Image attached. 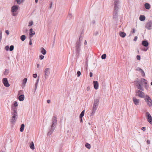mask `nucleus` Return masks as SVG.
Listing matches in <instances>:
<instances>
[{
	"label": "nucleus",
	"instance_id": "11",
	"mask_svg": "<svg viewBox=\"0 0 152 152\" xmlns=\"http://www.w3.org/2000/svg\"><path fill=\"white\" fill-rule=\"evenodd\" d=\"M18 6L17 5H15L11 7V12L12 13L16 12L18 9Z\"/></svg>",
	"mask_w": 152,
	"mask_h": 152
},
{
	"label": "nucleus",
	"instance_id": "7",
	"mask_svg": "<svg viewBox=\"0 0 152 152\" xmlns=\"http://www.w3.org/2000/svg\"><path fill=\"white\" fill-rule=\"evenodd\" d=\"M145 115L148 121L151 124L152 123V118L150 114L148 112H147L146 113Z\"/></svg>",
	"mask_w": 152,
	"mask_h": 152
},
{
	"label": "nucleus",
	"instance_id": "41",
	"mask_svg": "<svg viewBox=\"0 0 152 152\" xmlns=\"http://www.w3.org/2000/svg\"><path fill=\"white\" fill-rule=\"evenodd\" d=\"M44 56L42 55H40L39 56V59L41 60L43 59L44 58Z\"/></svg>",
	"mask_w": 152,
	"mask_h": 152
},
{
	"label": "nucleus",
	"instance_id": "31",
	"mask_svg": "<svg viewBox=\"0 0 152 152\" xmlns=\"http://www.w3.org/2000/svg\"><path fill=\"white\" fill-rule=\"evenodd\" d=\"M85 110H83L80 115V118H81L83 116L84 114Z\"/></svg>",
	"mask_w": 152,
	"mask_h": 152
},
{
	"label": "nucleus",
	"instance_id": "46",
	"mask_svg": "<svg viewBox=\"0 0 152 152\" xmlns=\"http://www.w3.org/2000/svg\"><path fill=\"white\" fill-rule=\"evenodd\" d=\"M52 133H53L52 132H51L50 131H49L48 132V133L47 134V135L48 136L50 135H51L52 134Z\"/></svg>",
	"mask_w": 152,
	"mask_h": 152
},
{
	"label": "nucleus",
	"instance_id": "37",
	"mask_svg": "<svg viewBox=\"0 0 152 152\" xmlns=\"http://www.w3.org/2000/svg\"><path fill=\"white\" fill-rule=\"evenodd\" d=\"M49 75L47 74L46 73H45V74H44V77H45L44 80H46L48 78Z\"/></svg>",
	"mask_w": 152,
	"mask_h": 152
},
{
	"label": "nucleus",
	"instance_id": "34",
	"mask_svg": "<svg viewBox=\"0 0 152 152\" xmlns=\"http://www.w3.org/2000/svg\"><path fill=\"white\" fill-rule=\"evenodd\" d=\"M106 56V55L105 54H103L101 56V58L102 59H105Z\"/></svg>",
	"mask_w": 152,
	"mask_h": 152
},
{
	"label": "nucleus",
	"instance_id": "9",
	"mask_svg": "<svg viewBox=\"0 0 152 152\" xmlns=\"http://www.w3.org/2000/svg\"><path fill=\"white\" fill-rule=\"evenodd\" d=\"M2 82L4 86L6 87H9L10 85L8 83L7 79L6 78H4L2 79Z\"/></svg>",
	"mask_w": 152,
	"mask_h": 152
},
{
	"label": "nucleus",
	"instance_id": "54",
	"mask_svg": "<svg viewBox=\"0 0 152 152\" xmlns=\"http://www.w3.org/2000/svg\"><path fill=\"white\" fill-rule=\"evenodd\" d=\"M137 39V36H135L134 37V41H136Z\"/></svg>",
	"mask_w": 152,
	"mask_h": 152
},
{
	"label": "nucleus",
	"instance_id": "44",
	"mask_svg": "<svg viewBox=\"0 0 152 152\" xmlns=\"http://www.w3.org/2000/svg\"><path fill=\"white\" fill-rule=\"evenodd\" d=\"M31 37H29V39H30V41L29 42V45H31L32 44Z\"/></svg>",
	"mask_w": 152,
	"mask_h": 152
},
{
	"label": "nucleus",
	"instance_id": "40",
	"mask_svg": "<svg viewBox=\"0 0 152 152\" xmlns=\"http://www.w3.org/2000/svg\"><path fill=\"white\" fill-rule=\"evenodd\" d=\"M15 1H16L17 3L18 4H20L21 3L20 0H15Z\"/></svg>",
	"mask_w": 152,
	"mask_h": 152
},
{
	"label": "nucleus",
	"instance_id": "43",
	"mask_svg": "<svg viewBox=\"0 0 152 152\" xmlns=\"http://www.w3.org/2000/svg\"><path fill=\"white\" fill-rule=\"evenodd\" d=\"M77 77H79L80 75H81V72L80 71H78L77 72Z\"/></svg>",
	"mask_w": 152,
	"mask_h": 152
},
{
	"label": "nucleus",
	"instance_id": "62",
	"mask_svg": "<svg viewBox=\"0 0 152 152\" xmlns=\"http://www.w3.org/2000/svg\"><path fill=\"white\" fill-rule=\"evenodd\" d=\"M147 143L148 144H149L150 143V141L149 140H147Z\"/></svg>",
	"mask_w": 152,
	"mask_h": 152
},
{
	"label": "nucleus",
	"instance_id": "17",
	"mask_svg": "<svg viewBox=\"0 0 152 152\" xmlns=\"http://www.w3.org/2000/svg\"><path fill=\"white\" fill-rule=\"evenodd\" d=\"M93 83L94 88L96 90L98 89V88L99 84L97 81H94Z\"/></svg>",
	"mask_w": 152,
	"mask_h": 152
},
{
	"label": "nucleus",
	"instance_id": "22",
	"mask_svg": "<svg viewBox=\"0 0 152 152\" xmlns=\"http://www.w3.org/2000/svg\"><path fill=\"white\" fill-rule=\"evenodd\" d=\"M120 36L122 38H124L126 35V34L124 32L120 31L119 33Z\"/></svg>",
	"mask_w": 152,
	"mask_h": 152
},
{
	"label": "nucleus",
	"instance_id": "47",
	"mask_svg": "<svg viewBox=\"0 0 152 152\" xmlns=\"http://www.w3.org/2000/svg\"><path fill=\"white\" fill-rule=\"evenodd\" d=\"M137 58L138 60H140V56L139 55H137Z\"/></svg>",
	"mask_w": 152,
	"mask_h": 152
},
{
	"label": "nucleus",
	"instance_id": "4",
	"mask_svg": "<svg viewBox=\"0 0 152 152\" xmlns=\"http://www.w3.org/2000/svg\"><path fill=\"white\" fill-rule=\"evenodd\" d=\"M145 100L148 105L149 107H151L152 105V101L150 97L148 95H146Z\"/></svg>",
	"mask_w": 152,
	"mask_h": 152
},
{
	"label": "nucleus",
	"instance_id": "15",
	"mask_svg": "<svg viewBox=\"0 0 152 152\" xmlns=\"http://www.w3.org/2000/svg\"><path fill=\"white\" fill-rule=\"evenodd\" d=\"M97 107H97L93 106V107L91 110V115L92 116L95 113V111L97 110Z\"/></svg>",
	"mask_w": 152,
	"mask_h": 152
},
{
	"label": "nucleus",
	"instance_id": "10",
	"mask_svg": "<svg viewBox=\"0 0 152 152\" xmlns=\"http://www.w3.org/2000/svg\"><path fill=\"white\" fill-rule=\"evenodd\" d=\"M118 11H115L114 10L113 18V19H114L115 21H117L118 20Z\"/></svg>",
	"mask_w": 152,
	"mask_h": 152
},
{
	"label": "nucleus",
	"instance_id": "51",
	"mask_svg": "<svg viewBox=\"0 0 152 152\" xmlns=\"http://www.w3.org/2000/svg\"><path fill=\"white\" fill-rule=\"evenodd\" d=\"M37 85H38V83H36L35 84V91H36V89H37Z\"/></svg>",
	"mask_w": 152,
	"mask_h": 152
},
{
	"label": "nucleus",
	"instance_id": "30",
	"mask_svg": "<svg viewBox=\"0 0 152 152\" xmlns=\"http://www.w3.org/2000/svg\"><path fill=\"white\" fill-rule=\"evenodd\" d=\"M26 38V36L25 35H23L21 36L20 37V39L23 41H24L25 40Z\"/></svg>",
	"mask_w": 152,
	"mask_h": 152
},
{
	"label": "nucleus",
	"instance_id": "3",
	"mask_svg": "<svg viewBox=\"0 0 152 152\" xmlns=\"http://www.w3.org/2000/svg\"><path fill=\"white\" fill-rule=\"evenodd\" d=\"M113 4L114 10L118 11L120 7V2L119 0H115Z\"/></svg>",
	"mask_w": 152,
	"mask_h": 152
},
{
	"label": "nucleus",
	"instance_id": "14",
	"mask_svg": "<svg viewBox=\"0 0 152 152\" xmlns=\"http://www.w3.org/2000/svg\"><path fill=\"white\" fill-rule=\"evenodd\" d=\"M136 70L139 71L141 73V75L142 77H145V76L144 71L141 69L139 67H138L136 69Z\"/></svg>",
	"mask_w": 152,
	"mask_h": 152
},
{
	"label": "nucleus",
	"instance_id": "39",
	"mask_svg": "<svg viewBox=\"0 0 152 152\" xmlns=\"http://www.w3.org/2000/svg\"><path fill=\"white\" fill-rule=\"evenodd\" d=\"M27 79L26 78H24L23 81V83L24 84H25L27 82Z\"/></svg>",
	"mask_w": 152,
	"mask_h": 152
},
{
	"label": "nucleus",
	"instance_id": "55",
	"mask_svg": "<svg viewBox=\"0 0 152 152\" xmlns=\"http://www.w3.org/2000/svg\"><path fill=\"white\" fill-rule=\"evenodd\" d=\"M98 34V32L97 31H96L94 33V34L95 36L97 35Z\"/></svg>",
	"mask_w": 152,
	"mask_h": 152
},
{
	"label": "nucleus",
	"instance_id": "27",
	"mask_svg": "<svg viewBox=\"0 0 152 152\" xmlns=\"http://www.w3.org/2000/svg\"><path fill=\"white\" fill-rule=\"evenodd\" d=\"M50 69L49 68H46L45 70V73L49 75L50 73Z\"/></svg>",
	"mask_w": 152,
	"mask_h": 152
},
{
	"label": "nucleus",
	"instance_id": "57",
	"mask_svg": "<svg viewBox=\"0 0 152 152\" xmlns=\"http://www.w3.org/2000/svg\"><path fill=\"white\" fill-rule=\"evenodd\" d=\"M5 32L7 35H8L9 34V31L8 30H6Z\"/></svg>",
	"mask_w": 152,
	"mask_h": 152
},
{
	"label": "nucleus",
	"instance_id": "8",
	"mask_svg": "<svg viewBox=\"0 0 152 152\" xmlns=\"http://www.w3.org/2000/svg\"><path fill=\"white\" fill-rule=\"evenodd\" d=\"M136 96H138L140 97L143 98L144 96V94L142 91L140 90L136 91Z\"/></svg>",
	"mask_w": 152,
	"mask_h": 152
},
{
	"label": "nucleus",
	"instance_id": "29",
	"mask_svg": "<svg viewBox=\"0 0 152 152\" xmlns=\"http://www.w3.org/2000/svg\"><path fill=\"white\" fill-rule=\"evenodd\" d=\"M24 126H25L24 124H22L21 125L20 127V130L21 132H23V131Z\"/></svg>",
	"mask_w": 152,
	"mask_h": 152
},
{
	"label": "nucleus",
	"instance_id": "26",
	"mask_svg": "<svg viewBox=\"0 0 152 152\" xmlns=\"http://www.w3.org/2000/svg\"><path fill=\"white\" fill-rule=\"evenodd\" d=\"M145 16L140 15L139 17V19L141 21H143L145 20Z\"/></svg>",
	"mask_w": 152,
	"mask_h": 152
},
{
	"label": "nucleus",
	"instance_id": "18",
	"mask_svg": "<svg viewBox=\"0 0 152 152\" xmlns=\"http://www.w3.org/2000/svg\"><path fill=\"white\" fill-rule=\"evenodd\" d=\"M141 83L138 82L137 83V84L136 85V86L137 87V88L141 91H143V88L141 85Z\"/></svg>",
	"mask_w": 152,
	"mask_h": 152
},
{
	"label": "nucleus",
	"instance_id": "58",
	"mask_svg": "<svg viewBox=\"0 0 152 152\" xmlns=\"http://www.w3.org/2000/svg\"><path fill=\"white\" fill-rule=\"evenodd\" d=\"M92 75H93L92 73L91 72H90V74H89L90 77H91L92 76Z\"/></svg>",
	"mask_w": 152,
	"mask_h": 152
},
{
	"label": "nucleus",
	"instance_id": "48",
	"mask_svg": "<svg viewBox=\"0 0 152 152\" xmlns=\"http://www.w3.org/2000/svg\"><path fill=\"white\" fill-rule=\"evenodd\" d=\"M2 38V33L0 31V41L1 40Z\"/></svg>",
	"mask_w": 152,
	"mask_h": 152
},
{
	"label": "nucleus",
	"instance_id": "32",
	"mask_svg": "<svg viewBox=\"0 0 152 152\" xmlns=\"http://www.w3.org/2000/svg\"><path fill=\"white\" fill-rule=\"evenodd\" d=\"M55 127H53L52 126H51L50 128L49 129V131H50L52 133L53 132L55 129Z\"/></svg>",
	"mask_w": 152,
	"mask_h": 152
},
{
	"label": "nucleus",
	"instance_id": "35",
	"mask_svg": "<svg viewBox=\"0 0 152 152\" xmlns=\"http://www.w3.org/2000/svg\"><path fill=\"white\" fill-rule=\"evenodd\" d=\"M9 72V71L8 69H6L4 72V74L5 75H7L8 74Z\"/></svg>",
	"mask_w": 152,
	"mask_h": 152
},
{
	"label": "nucleus",
	"instance_id": "36",
	"mask_svg": "<svg viewBox=\"0 0 152 152\" xmlns=\"http://www.w3.org/2000/svg\"><path fill=\"white\" fill-rule=\"evenodd\" d=\"M14 47L13 45H11L10 46V48H9V50L10 51H12L14 49Z\"/></svg>",
	"mask_w": 152,
	"mask_h": 152
},
{
	"label": "nucleus",
	"instance_id": "61",
	"mask_svg": "<svg viewBox=\"0 0 152 152\" xmlns=\"http://www.w3.org/2000/svg\"><path fill=\"white\" fill-rule=\"evenodd\" d=\"M134 82L135 83V84L136 85L137 84V83H138V82H140L139 81H135Z\"/></svg>",
	"mask_w": 152,
	"mask_h": 152
},
{
	"label": "nucleus",
	"instance_id": "24",
	"mask_svg": "<svg viewBox=\"0 0 152 152\" xmlns=\"http://www.w3.org/2000/svg\"><path fill=\"white\" fill-rule=\"evenodd\" d=\"M41 52L43 55H45L46 54V51L44 48H41Z\"/></svg>",
	"mask_w": 152,
	"mask_h": 152
},
{
	"label": "nucleus",
	"instance_id": "1",
	"mask_svg": "<svg viewBox=\"0 0 152 152\" xmlns=\"http://www.w3.org/2000/svg\"><path fill=\"white\" fill-rule=\"evenodd\" d=\"M81 45H80L79 42H76L75 51L76 53V56L77 58H79L81 50Z\"/></svg>",
	"mask_w": 152,
	"mask_h": 152
},
{
	"label": "nucleus",
	"instance_id": "21",
	"mask_svg": "<svg viewBox=\"0 0 152 152\" xmlns=\"http://www.w3.org/2000/svg\"><path fill=\"white\" fill-rule=\"evenodd\" d=\"M30 33H29V35L30 37H32V36L34 35L35 34V32L33 31V29L32 28H31L29 30Z\"/></svg>",
	"mask_w": 152,
	"mask_h": 152
},
{
	"label": "nucleus",
	"instance_id": "52",
	"mask_svg": "<svg viewBox=\"0 0 152 152\" xmlns=\"http://www.w3.org/2000/svg\"><path fill=\"white\" fill-rule=\"evenodd\" d=\"M142 80H143V82L145 84H147V81L144 79H143Z\"/></svg>",
	"mask_w": 152,
	"mask_h": 152
},
{
	"label": "nucleus",
	"instance_id": "42",
	"mask_svg": "<svg viewBox=\"0 0 152 152\" xmlns=\"http://www.w3.org/2000/svg\"><path fill=\"white\" fill-rule=\"evenodd\" d=\"M33 22L32 21H31L29 22L28 26H32L33 25Z\"/></svg>",
	"mask_w": 152,
	"mask_h": 152
},
{
	"label": "nucleus",
	"instance_id": "6",
	"mask_svg": "<svg viewBox=\"0 0 152 152\" xmlns=\"http://www.w3.org/2000/svg\"><path fill=\"white\" fill-rule=\"evenodd\" d=\"M57 118L55 116H53L52 119V125L51 126L52 127H56V126L57 124Z\"/></svg>",
	"mask_w": 152,
	"mask_h": 152
},
{
	"label": "nucleus",
	"instance_id": "25",
	"mask_svg": "<svg viewBox=\"0 0 152 152\" xmlns=\"http://www.w3.org/2000/svg\"><path fill=\"white\" fill-rule=\"evenodd\" d=\"M144 6L145 8L146 9L149 10L150 8V5L148 3H146L145 4Z\"/></svg>",
	"mask_w": 152,
	"mask_h": 152
},
{
	"label": "nucleus",
	"instance_id": "59",
	"mask_svg": "<svg viewBox=\"0 0 152 152\" xmlns=\"http://www.w3.org/2000/svg\"><path fill=\"white\" fill-rule=\"evenodd\" d=\"M90 89V87L89 86H88L87 87V88H86V90L87 91H89Z\"/></svg>",
	"mask_w": 152,
	"mask_h": 152
},
{
	"label": "nucleus",
	"instance_id": "60",
	"mask_svg": "<svg viewBox=\"0 0 152 152\" xmlns=\"http://www.w3.org/2000/svg\"><path fill=\"white\" fill-rule=\"evenodd\" d=\"M39 80V77H38V79H37L36 82V83H38Z\"/></svg>",
	"mask_w": 152,
	"mask_h": 152
},
{
	"label": "nucleus",
	"instance_id": "20",
	"mask_svg": "<svg viewBox=\"0 0 152 152\" xmlns=\"http://www.w3.org/2000/svg\"><path fill=\"white\" fill-rule=\"evenodd\" d=\"M142 45L145 47H147L148 45V43L146 40H143L142 42Z\"/></svg>",
	"mask_w": 152,
	"mask_h": 152
},
{
	"label": "nucleus",
	"instance_id": "53",
	"mask_svg": "<svg viewBox=\"0 0 152 152\" xmlns=\"http://www.w3.org/2000/svg\"><path fill=\"white\" fill-rule=\"evenodd\" d=\"M37 76V75L36 74H34L33 75V77L34 78H36Z\"/></svg>",
	"mask_w": 152,
	"mask_h": 152
},
{
	"label": "nucleus",
	"instance_id": "38",
	"mask_svg": "<svg viewBox=\"0 0 152 152\" xmlns=\"http://www.w3.org/2000/svg\"><path fill=\"white\" fill-rule=\"evenodd\" d=\"M72 18V15L71 14L69 13L68 16V18L69 20H70Z\"/></svg>",
	"mask_w": 152,
	"mask_h": 152
},
{
	"label": "nucleus",
	"instance_id": "33",
	"mask_svg": "<svg viewBox=\"0 0 152 152\" xmlns=\"http://www.w3.org/2000/svg\"><path fill=\"white\" fill-rule=\"evenodd\" d=\"M85 146L86 148L88 149H90L91 148V146L88 143H87L86 144Z\"/></svg>",
	"mask_w": 152,
	"mask_h": 152
},
{
	"label": "nucleus",
	"instance_id": "2",
	"mask_svg": "<svg viewBox=\"0 0 152 152\" xmlns=\"http://www.w3.org/2000/svg\"><path fill=\"white\" fill-rule=\"evenodd\" d=\"M11 113L12 115V118L11 120V123L13 124L18 118L17 109L16 108H14Z\"/></svg>",
	"mask_w": 152,
	"mask_h": 152
},
{
	"label": "nucleus",
	"instance_id": "49",
	"mask_svg": "<svg viewBox=\"0 0 152 152\" xmlns=\"http://www.w3.org/2000/svg\"><path fill=\"white\" fill-rule=\"evenodd\" d=\"M14 105L15 107H16L18 105L17 103L16 102H15L14 104Z\"/></svg>",
	"mask_w": 152,
	"mask_h": 152
},
{
	"label": "nucleus",
	"instance_id": "63",
	"mask_svg": "<svg viewBox=\"0 0 152 152\" xmlns=\"http://www.w3.org/2000/svg\"><path fill=\"white\" fill-rule=\"evenodd\" d=\"M47 103L48 104L50 103V100H47Z\"/></svg>",
	"mask_w": 152,
	"mask_h": 152
},
{
	"label": "nucleus",
	"instance_id": "64",
	"mask_svg": "<svg viewBox=\"0 0 152 152\" xmlns=\"http://www.w3.org/2000/svg\"><path fill=\"white\" fill-rule=\"evenodd\" d=\"M52 5V2H51V3L50 4V8H51Z\"/></svg>",
	"mask_w": 152,
	"mask_h": 152
},
{
	"label": "nucleus",
	"instance_id": "5",
	"mask_svg": "<svg viewBox=\"0 0 152 152\" xmlns=\"http://www.w3.org/2000/svg\"><path fill=\"white\" fill-rule=\"evenodd\" d=\"M145 27L148 30L152 28V20H149L145 24Z\"/></svg>",
	"mask_w": 152,
	"mask_h": 152
},
{
	"label": "nucleus",
	"instance_id": "19",
	"mask_svg": "<svg viewBox=\"0 0 152 152\" xmlns=\"http://www.w3.org/2000/svg\"><path fill=\"white\" fill-rule=\"evenodd\" d=\"M99 100L98 99H96L94 100V103L93 106L98 107L99 104Z\"/></svg>",
	"mask_w": 152,
	"mask_h": 152
},
{
	"label": "nucleus",
	"instance_id": "50",
	"mask_svg": "<svg viewBox=\"0 0 152 152\" xmlns=\"http://www.w3.org/2000/svg\"><path fill=\"white\" fill-rule=\"evenodd\" d=\"M81 39L80 38H79V40L77 41L76 42H79L80 43V45H81Z\"/></svg>",
	"mask_w": 152,
	"mask_h": 152
},
{
	"label": "nucleus",
	"instance_id": "45",
	"mask_svg": "<svg viewBox=\"0 0 152 152\" xmlns=\"http://www.w3.org/2000/svg\"><path fill=\"white\" fill-rule=\"evenodd\" d=\"M9 47L8 45L6 46L5 47V49L7 51H8L9 50Z\"/></svg>",
	"mask_w": 152,
	"mask_h": 152
},
{
	"label": "nucleus",
	"instance_id": "16",
	"mask_svg": "<svg viewBox=\"0 0 152 152\" xmlns=\"http://www.w3.org/2000/svg\"><path fill=\"white\" fill-rule=\"evenodd\" d=\"M133 100L134 104L136 105H139L140 103V100L137 99L135 97H134L133 98Z\"/></svg>",
	"mask_w": 152,
	"mask_h": 152
},
{
	"label": "nucleus",
	"instance_id": "23",
	"mask_svg": "<svg viewBox=\"0 0 152 152\" xmlns=\"http://www.w3.org/2000/svg\"><path fill=\"white\" fill-rule=\"evenodd\" d=\"M19 100L20 101H23L24 99V96L23 95H20L18 97Z\"/></svg>",
	"mask_w": 152,
	"mask_h": 152
},
{
	"label": "nucleus",
	"instance_id": "56",
	"mask_svg": "<svg viewBox=\"0 0 152 152\" xmlns=\"http://www.w3.org/2000/svg\"><path fill=\"white\" fill-rule=\"evenodd\" d=\"M143 131H145V130H146V128L145 127H142V129H141Z\"/></svg>",
	"mask_w": 152,
	"mask_h": 152
},
{
	"label": "nucleus",
	"instance_id": "13",
	"mask_svg": "<svg viewBox=\"0 0 152 152\" xmlns=\"http://www.w3.org/2000/svg\"><path fill=\"white\" fill-rule=\"evenodd\" d=\"M136 70L139 71L141 73V75L142 77H145V76L144 71L141 69L139 67H138L136 69Z\"/></svg>",
	"mask_w": 152,
	"mask_h": 152
},
{
	"label": "nucleus",
	"instance_id": "12",
	"mask_svg": "<svg viewBox=\"0 0 152 152\" xmlns=\"http://www.w3.org/2000/svg\"><path fill=\"white\" fill-rule=\"evenodd\" d=\"M136 70L139 71L141 73V75L142 77H145V76L144 71L141 69L139 67H138L136 69Z\"/></svg>",
	"mask_w": 152,
	"mask_h": 152
},
{
	"label": "nucleus",
	"instance_id": "28",
	"mask_svg": "<svg viewBox=\"0 0 152 152\" xmlns=\"http://www.w3.org/2000/svg\"><path fill=\"white\" fill-rule=\"evenodd\" d=\"M30 148L32 150H34V145L33 142H32L30 144Z\"/></svg>",
	"mask_w": 152,
	"mask_h": 152
}]
</instances>
